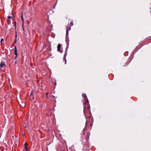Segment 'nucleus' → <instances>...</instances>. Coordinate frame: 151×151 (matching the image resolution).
<instances>
[{"mask_svg":"<svg viewBox=\"0 0 151 151\" xmlns=\"http://www.w3.org/2000/svg\"><path fill=\"white\" fill-rule=\"evenodd\" d=\"M26 151H27V150H26Z\"/></svg>","mask_w":151,"mask_h":151,"instance_id":"obj_20","label":"nucleus"},{"mask_svg":"<svg viewBox=\"0 0 151 151\" xmlns=\"http://www.w3.org/2000/svg\"><path fill=\"white\" fill-rule=\"evenodd\" d=\"M14 49H15V50L14 51V54L16 55L17 56L18 54H17V47H16V46H15Z\"/></svg>","mask_w":151,"mask_h":151,"instance_id":"obj_2","label":"nucleus"},{"mask_svg":"<svg viewBox=\"0 0 151 151\" xmlns=\"http://www.w3.org/2000/svg\"><path fill=\"white\" fill-rule=\"evenodd\" d=\"M24 148L26 150H27L28 148L27 147V146L28 145V144L27 143H26L24 144Z\"/></svg>","mask_w":151,"mask_h":151,"instance_id":"obj_4","label":"nucleus"},{"mask_svg":"<svg viewBox=\"0 0 151 151\" xmlns=\"http://www.w3.org/2000/svg\"><path fill=\"white\" fill-rule=\"evenodd\" d=\"M61 45L60 44H59L58 46V51L60 52V48H61Z\"/></svg>","mask_w":151,"mask_h":151,"instance_id":"obj_3","label":"nucleus"},{"mask_svg":"<svg viewBox=\"0 0 151 151\" xmlns=\"http://www.w3.org/2000/svg\"><path fill=\"white\" fill-rule=\"evenodd\" d=\"M52 97L54 98H55V97L54 96H53Z\"/></svg>","mask_w":151,"mask_h":151,"instance_id":"obj_16","label":"nucleus"},{"mask_svg":"<svg viewBox=\"0 0 151 151\" xmlns=\"http://www.w3.org/2000/svg\"><path fill=\"white\" fill-rule=\"evenodd\" d=\"M21 18H22V22H23L22 25H23V24H24V19H23V17L22 15Z\"/></svg>","mask_w":151,"mask_h":151,"instance_id":"obj_7","label":"nucleus"},{"mask_svg":"<svg viewBox=\"0 0 151 151\" xmlns=\"http://www.w3.org/2000/svg\"><path fill=\"white\" fill-rule=\"evenodd\" d=\"M15 37H17V35H16L15 36Z\"/></svg>","mask_w":151,"mask_h":151,"instance_id":"obj_19","label":"nucleus"},{"mask_svg":"<svg viewBox=\"0 0 151 151\" xmlns=\"http://www.w3.org/2000/svg\"><path fill=\"white\" fill-rule=\"evenodd\" d=\"M8 18L9 19H11L12 18V17L10 16H9L8 17Z\"/></svg>","mask_w":151,"mask_h":151,"instance_id":"obj_8","label":"nucleus"},{"mask_svg":"<svg viewBox=\"0 0 151 151\" xmlns=\"http://www.w3.org/2000/svg\"><path fill=\"white\" fill-rule=\"evenodd\" d=\"M16 63H17V62H16H16H15V64H16Z\"/></svg>","mask_w":151,"mask_h":151,"instance_id":"obj_18","label":"nucleus"},{"mask_svg":"<svg viewBox=\"0 0 151 151\" xmlns=\"http://www.w3.org/2000/svg\"><path fill=\"white\" fill-rule=\"evenodd\" d=\"M70 24H72V26L73 25V23H72V22L70 23Z\"/></svg>","mask_w":151,"mask_h":151,"instance_id":"obj_15","label":"nucleus"},{"mask_svg":"<svg viewBox=\"0 0 151 151\" xmlns=\"http://www.w3.org/2000/svg\"><path fill=\"white\" fill-rule=\"evenodd\" d=\"M3 41H4L3 39H2L1 40V43H2V42H3Z\"/></svg>","mask_w":151,"mask_h":151,"instance_id":"obj_11","label":"nucleus"},{"mask_svg":"<svg viewBox=\"0 0 151 151\" xmlns=\"http://www.w3.org/2000/svg\"><path fill=\"white\" fill-rule=\"evenodd\" d=\"M48 94V93H47L46 94V97L47 98H48V96H47V94Z\"/></svg>","mask_w":151,"mask_h":151,"instance_id":"obj_12","label":"nucleus"},{"mask_svg":"<svg viewBox=\"0 0 151 151\" xmlns=\"http://www.w3.org/2000/svg\"><path fill=\"white\" fill-rule=\"evenodd\" d=\"M16 22H14V24H15V27H16Z\"/></svg>","mask_w":151,"mask_h":151,"instance_id":"obj_13","label":"nucleus"},{"mask_svg":"<svg viewBox=\"0 0 151 151\" xmlns=\"http://www.w3.org/2000/svg\"><path fill=\"white\" fill-rule=\"evenodd\" d=\"M82 96H83L84 98H87V97H86V95L85 94V93H83L82 94Z\"/></svg>","mask_w":151,"mask_h":151,"instance_id":"obj_6","label":"nucleus"},{"mask_svg":"<svg viewBox=\"0 0 151 151\" xmlns=\"http://www.w3.org/2000/svg\"><path fill=\"white\" fill-rule=\"evenodd\" d=\"M68 32V27H67V29H66V34H67Z\"/></svg>","mask_w":151,"mask_h":151,"instance_id":"obj_9","label":"nucleus"},{"mask_svg":"<svg viewBox=\"0 0 151 151\" xmlns=\"http://www.w3.org/2000/svg\"><path fill=\"white\" fill-rule=\"evenodd\" d=\"M24 127L26 128H27V127L26 126H25Z\"/></svg>","mask_w":151,"mask_h":151,"instance_id":"obj_17","label":"nucleus"},{"mask_svg":"<svg viewBox=\"0 0 151 151\" xmlns=\"http://www.w3.org/2000/svg\"><path fill=\"white\" fill-rule=\"evenodd\" d=\"M5 65V63L4 62H2L0 65V69L1 70V69Z\"/></svg>","mask_w":151,"mask_h":151,"instance_id":"obj_1","label":"nucleus"},{"mask_svg":"<svg viewBox=\"0 0 151 151\" xmlns=\"http://www.w3.org/2000/svg\"><path fill=\"white\" fill-rule=\"evenodd\" d=\"M17 56L16 55V56L14 58L15 59L17 58Z\"/></svg>","mask_w":151,"mask_h":151,"instance_id":"obj_14","label":"nucleus"},{"mask_svg":"<svg viewBox=\"0 0 151 151\" xmlns=\"http://www.w3.org/2000/svg\"><path fill=\"white\" fill-rule=\"evenodd\" d=\"M30 98L31 99V98H32V99L33 100L34 99V97L33 95V94L31 93V94H30Z\"/></svg>","mask_w":151,"mask_h":151,"instance_id":"obj_5","label":"nucleus"},{"mask_svg":"<svg viewBox=\"0 0 151 151\" xmlns=\"http://www.w3.org/2000/svg\"><path fill=\"white\" fill-rule=\"evenodd\" d=\"M64 59L65 60V64H66V60L65 59V55H64Z\"/></svg>","mask_w":151,"mask_h":151,"instance_id":"obj_10","label":"nucleus"}]
</instances>
